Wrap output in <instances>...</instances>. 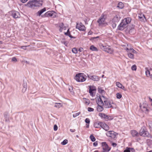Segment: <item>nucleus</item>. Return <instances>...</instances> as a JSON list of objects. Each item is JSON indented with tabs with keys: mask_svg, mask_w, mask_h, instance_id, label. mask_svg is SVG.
I'll use <instances>...</instances> for the list:
<instances>
[{
	"mask_svg": "<svg viewBox=\"0 0 152 152\" xmlns=\"http://www.w3.org/2000/svg\"><path fill=\"white\" fill-rule=\"evenodd\" d=\"M113 23L112 25V26L113 28H115L116 26V24L115 23Z\"/></svg>",
	"mask_w": 152,
	"mask_h": 152,
	"instance_id": "obj_46",
	"label": "nucleus"
},
{
	"mask_svg": "<svg viewBox=\"0 0 152 152\" xmlns=\"http://www.w3.org/2000/svg\"><path fill=\"white\" fill-rule=\"evenodd\" d=\"M99 103L102 104V106L105 108H113L112 104H113V101L110 100L108 98L105 97L103 96H102L101 98V97H99Z\"/></svg>",
	"mask_w": 152,
	"mask_h": 152,
	"instance_id": "obj_1",
	"label": "nucleus"
},
{
	"mask_svg": "<svg viewBox=\"0 0 152 152\" xmlns=\"http://www.w3.org/2000/svg\"><path fill=\"white\" fill-rule=\"evenodd\" d=\"M116 85L117 87L119 88H121L122 86V85L119 82H116Z\"/></svg>",
	"mask_w": 152,
	"mask_h": 152,
	"instance_id": "obj_35",
	"label": "nucleus"
},
{
	"mask_svg": "<svg viewBox=\"0 0 152 152\" xmlns=\"http://www.w3.org/2000/svg\"><path fill=\"white\" fill-rule=\"evenodd\" d=\"M146 106V105L145 104H143L142 105H140V109L144 112H146L148 111V109Z\"/></svg>",
	"mask_w": 152,
	"mask_h": 152,
	"instance_id": "obj_15",
	"label": "nucleus"
},
{
	"mask_svg": "<svg viewBox=\"0 0 152 152\" xmlns=\"http://www.w3.org/2000/svg\"><path fill=\"white\" fill-rule=\"evenodd\" d=\"M27 46H22L21 47V48L24 49V50H26V47Z\"/></svg>",
	"mask_w": 152,
	"mask_h": 152,
	"instance_id": "obj_56",
	"label": "nucleus"
},
{
	"mask_svg": "<svg viewBox=\"0 0 152 152\" xmlns=\"http://www.w3.org/2000/svg\"><path fill=\"white\" fill-rule=\"evenodd\" d=\"M83 99L85 100V103L88 105L90 103V101L88 99H87L86 98H83Z\"/></svg>",
	"mask_w": 152,
	"mask_h": 152,
	"instance_id": "obj_33",
	"label": "nucleus"
},
{
	"mask_svg": "<svg viewBox=\"0 0 152 152\" xmlns=\"http://www.w3.org/2000/svg\"><path fill=\"white\" fill-rule=\"evenodd\" d=\"M80 114V112H78L76 113H74L73 114V116L74 118H75L77 116L79 115Z\"/></svg>",
	"mask_w": 152,
	"mask_h": 152,
	"instance_id": "obj_40",
	"label": "nucleus"
},
{
	"mask_svg": "<svg viewBox=\"0 0 152 152\" xmlns=\"http://www.w3.org/2000/svg\"><path fill=\"white\" fill-rule=\"evenodd\" d=\"M106 119H107V120H112L113 119V118H112L110 116L107 115V118Z\"/></svg>",
	"mask_w": 152,
	"mask_h": 152,
	"instance_id": "obj_45",
	"label": "nucleus"
},
{
	"mask_svg": "<svg viewBox=\"0 0 152 152\" xmlns=\"http://www.w3.org/2000/svg\"><path fill=\"white\" fill-rule=\"evenodd\" d=\"M99 115L102 117L103 118L105 119L107 117V115L104 113H100L99 114Z\"/></svg>",
	"mask_w": 152,
	"mask_h": 152,
	"instance_id": "obj_27",
	"label": "nucleus"
},
{
	"mask_svg": "<svg viewBox=\"0 0 152 152\" xmlns=\"http://www.w3.org/2000/svg\"><path fill=\"white\" fill-rule=\"evenodd\" d=\"M131 69L132 70L136 71L137 69V67H132Z\"/></svg>",
	"mask_w": 152,
	"mask_h": 152,
	"instance_id": "obj_54",
	"label": "nucleus"
},
{
	"mask_svg": "<svg viewBox=\"0 0 152 152\" xmlns=\"http://www.w3.org/2000/svg\"><path fill=\"white\" fill-rule=\"evenodd\" d=\"M149 125L150 128L152 130V122H150L149 124Z\"/></svg>",
	"mask_w": 152,
	"mask_h": 152,
	"instance_id": "obj_52",
	"label": "nucleus"
},
{
	"mask_svg": "<svg viewBox=\"0 0 152 152\" xmlns=\"http://www.w3.org/2000/svg\"><path fill=\"white\" fill-rule=\"evenodd\" d=\"M99 37H91L90 39V40H92L94 39H96L97 38H99Z\"/></svg>",
	"mask_w": 152,
	"mask_h": 152,
	"instance_id": "obj_51",
	"label": "nucleus"
},
{
	"mask_svg": "<svg viewBox=\"0 0 152 152\" xmlns=\"http://www.w3.org/2000/svg\"><path fill=\"white\" fill-rule=\"evenodd\" d=\"M139 134L140 135L144 137H148L149 134L148 132L145 130V126H143L140 130Z\"/></svg>",
	"mask_w": 152,
	"mask_h": 152,
	"instance_id": "obj_5",
	"label": "nucleus"
},
{
	"mask_svg": "<svg viewBox=\"0 0 152 152\" xmlns=\"http://www.w3.org/2000/svg\"><path fill=\"white\" fill-rule=\"evenodd\" d=\"M120 88L124 90V91H126V89H125L124 87L123 86H122L121 87V88Z\"/></svg>",
	"mask_w": 152,
	"mask_h": 152,
	"instance_id": "obj_60",
	"label": "nucleus"
},
{
	"mask_svg": "<svg viewBox=\"0 0 152 152\" xmlns=\"http://www.w3.org/2000/svg\"><path fill=\"white\" fill-rule=\"evenodd\" d=\"M89 89V90H91L93 91H96V88L95 86H88Z\"/></svg>",
	"mask_w": 152,
	"mask_h": 152,
	"instance_id": "obj_24",
	"label": "nucleus"
},
{
	"mask_svg": "<svg viewBox=\"0 0 152 152\" xmlns=\"http://www.w3.org/2000/svg\"><path fill=\"white\" fill-rule=\"evenodd\" d=\"M23 85V88L22 90V91L23 93H24L26 91L27 88V84L26 82L24 81Z\"/></svg>",
	"mask_w": 152,
	"mask_h": 152,
	"instance_id": "obj_20",
	"label": "nucleus"
},
{
	"mask_svg": "<svg viewBox=\"0 0 152 152\" xmlns=\"http://www.w3.org/2000/svg\"><path fill=\"white\" fill-rule=\"evenodd\" d=\"M126 50H127L128 52V55L129 57L131 58H133L134 55L133 54H132L130 51L129 50V48H126Z\"/></svg>",
	"mask_w": 152,
	"mask_h": 152,
	"instance_id": "obj_18",
	"label": "nucleus"
},
{
	"mask_svg": "<svg viewBox=\"0 0 152 152\" xmlns=\"http://www.w3.org/2000/svg\"><path fill=\"white\" fill-rule=\"evenodd\" d=\"M43 0H34L29 1L26 6L33 9H35L36 7H40L42 6Z\"/></svg>",
	"mask_w": 152,
	"mask_h": 152,
	"instance_id": "obj_2",
	"label": "nucleus"
},
{
	"mask_svg": "<svg viewBox=\"0 0 152 152\" xmlns=\"http://www.w3.org/2000/svg\"><path fill=\"white\" fill-rule=\"evenodd\" d=\"M85 122L87 124H89L90 123V119L88 118H86L85 120Z\"/></svg>",
	"mask_w": 152,
	"mask_h": 152,
	"instance_id": "obj_42",
	"label": "nucleus"
},
{
	"mask_svg": "<svg viewBox=\"0 0 152 152\" xmlns=\"http://www.w3.org/2000/svg\"><path fill=\"white\" fill-rule=\"evenodd\" d=\"M114 132L112 131H109L106 133V135L108 137H110L114 139L116 137V135L114 133Z\"/></svg>",
	"mask_w": 152,
	"mask_h": 152,
	"instance_id": "obj_11",
	"label": "nucleus"
},
{
	"mask_svg": "<svg viewBox=\"0 0 152 152\" xmlns=\"http://www.w3.org/2000/svg\"><path fill=\"white\" fill-rule=\"evenodd\" d=\"M76 28L80 31H84L86 30L85 26L81 23H80L79 24L77 23Z\"/></svg>",
	"mask_w": 152,
	"mask_h": 152,
	"instance_id": "obj_6",
	"label": "nucleus"
},
{
	"mask_svg": "<svg viewBox=\"0 0 152 152\" xmlns=\"http://www.w3.org/2000/svg\"><path fill=\"white\" fill-rule=\"evenodd\" d=\"M112 146L114 147H115L117 145V144L114 142H112Z\"/></svg>",
	"mask_w": 152,
	"mask_h": 152,
	"instance_id": "obj_48",
	"label": "nucleus"
},
{
	"mask_svg": "<svg viewBox=\"0 0 152 152\" xmlns=\"http://www.w3.org/2000/svg\"><path fill=\"white\" fill-rule=\"evenodd\" d=\"M95 91H93L91 90H89V93H90V95L92 96V97L95 96Z\"/></svg>",
	"mask_w": 152,
	"mask_h": 152,
	"instance_id": "obj_30",
	"label": "nucleus"
},
{
	"mask_svg": "<svg viewBox=\"0 0 152 152\" xmlns=\"http://www.w3.org/2000/svg\"><path fill=\"white\" fill-rule=\"evenodd\" d=\"M141 15H140V16H139V18L140 19V20L141 21H142L143 20V18H146L145 17L144 14L142 15V16H141Z\"/></svg>",
	"mask_w": 152,
	"mask_h": 152,
	"instance_id": "obj_32",
	"label": "nucleus"
},
{
	"mask_svg": "<svg viewBox=\"0 0 152 152\" xmlns=\"http://www.w3.org/2000/svg\"><path fill=\"white\" fill-rule=\"evenodd\" d=\"M129 149L130 151H131L132 152H134L135 151L134 149L133 148H129Z\"/></svg>",
	"mask_w": 152,
	"mask_h": 152,
	"instance_id": "obj_53",
	"label": "nucleus"
},
{
	"mask_svg": "<svg viewBox=\"0 0 152 152\" xmlns=\"http://www.w3.org/2000/svg\"><path fill=\"white\" fill-rule=\"evenodd\" d=\"M12 15L15 18H18L20 16L19 13L16 11L12 12Z\"/></svg>",
	"mask_w": 152,
	"mask_h": 152,
	"instance_id": "obj_12",
	"label": "nucleus"
},
{
	"mask_svg": "<svg viewBox=\"0 0 152 152\" xmlns=\"http://www.w3.org/2000/svg\"><path fill=\"white\" fill-rule=\"evenodd\" d=\"M131 134L133 137H137L138 135V132L135 130H132Z\"/></svg>",
	"mask_w": 152,
	"mask_h": 152,
	"instance_id": "obj_22",
	"label": "nucleus"
},
{
	"mask_svg": "<svg viewBox=\"0 0 152 152\" xmlns=\"http://www.w3.org/2000/svg\"><path fill=\"white\" fill-rule=\"evenodd\" d=\"M129 50L132 53H136V51L132 48H129Z\"/></svg>",
	"mask_w": 152,
	"mask_h": 152,
	"instance_id": "obj_37",
	"label": "nucleus"
},
{
	"mask_svg": "<svg viewBox=\"0 0 152 152\" xmlns=\"http://www.w3.org/2000/svg\"><path fill=\"white\" fill-rule=\"evenodd\" d=\"M87 77L90 79L95 81H98L99 80V77L96 75H91L87 74Z\"/></svg>",
	"mask_w": 152,
	"mask_h": 152,
	"instance_id": "obj_9",
	"label": "nucleus"
},
{
	"mask_svg": "<svg viewBox=\"0 0 152 152\" xmlns=\"http://www.w3.org/2000/svg\"><path fill=\"white\" fill-rule=\"evenodd\" d=\"M101 127L102 128L106 131H107L109 129V126L105 123L103 122H102Z\"/></svg>",
	"mask_w": 152,
	"mask_h": 152,
	"instance_id": "obj_17",
	"label": "nucleus"
},
{
	"mask_svg": "<svg viewBox=\"0 0 152 152\" xmlns=\"http://www.w3.org/2000/svg\"><path fill=\"white\" fill-rule=\"evenodd\" d=\"M117 7L120 9H122L124 7V5L122 2H120L118 3Z\"/></svg>",
	"mask_w": 152,
	"mask_h": 152,
	"instance_id": "obj_26",
	"label": "nucleus"
},
{
	"mask_svg": "<svg viewBox=\"0 0 152 152\" xmlns=\"http://www.w3.org/2000/svg\"><path fill=\"white\" fill-rule=\"evenodd\" d=\"M69 36L70 38H74V39H75V37H73V36H72L71 35V34H69Z\"/></svg>",
	"mask_w": 152,
	"mask_h": 152,
	"instance_id": "obj_57",
	"label": "nucleus"
},
{
	"mask_svg": "<svg viewBox=\"0 0 152 152\" xmlns=\"http://www.w3.org/2000/svg\"><path fill=\"white\" fill-rule=\"evenodd\" d=\"M98 91L99 93H103L104 92V91L102 89L101 87H99L98 88Z\"/></svg>",
	"mask_w": 152,
	"mask_h": 152,
	"instance_id": "obj_34",
	"label": "nucleus"
},
{
	"mask_svg": "<svg viewBox=\"0 0 152 152\" xmlns=\"http://www.w3.org/2000/svg\"><path fill=\"white\" fill-rule=\"evenodd\" d=\"M68 140H65L61 142V144L64 145L66 144Z\"/></svg>",
	"mask_w": 152,
	"mask_h": 152,
	"instance_id": "obj_38",
	"label": "nucleus"
},
{
	"mask_svg": "<svg viewBox=\"0 0 152 152\" xmlns=\"http://www.w3.org/2000/svg\"><path fill=\"white\" fill-rule=\"evenodd\" d=\"M98 102H97L98 106L97 107V110L98 111L100 112L104 110V106H102V104L99 103V98H98Z\"/></svg>",
	"mask_w": 152,
	"mask_h": 152,
	"instance_id": "obj_8",
	"label": "nucleus"
},
{
	"mask_svg": "<svg viewBox=\"0 0 152 152\" xmlns=\"http://www.w3.org/2000/svg\"><path fill=\"white\" fill-rule=\"evenodd\" d=\"M12 61L16 62L17 61V59L15 57H14L12 58Z\"/></svg>",
	"mask_w": 152,
	"mask_h": 152,
	"instance_id": "obj_47",
	"label": "nucleus"
},
{
	"mask_svg": "<svg viewBox=\"0 0 152 152\" xmlns=\"http://www.w3.org/2000/svg\"><path fill=\"white\" fill-rule=\"evenodd\" d=\"M20 1L23 3H25L28 0H20Z\"/></svg>",
	"mask_w": 152,
	"mask_h": 152,
	"instance_id": "obj_55",
	"label": "nucleus"
},
{
	"mask_svg": "<svg viewBox=\"0 0 152 152\" xmlns=\"http://www.w3.org/2000/svg\"><path fill=\"white\" fill-rule=\"evenodd\" d=\"M122 20V22L120 23L118 27V29L120 30H123L124 28L126 27L127 25Z\"/></svg>",
	"mask_w": 152,
	"mask_h": 152,
	"instance_id": "obj_7",
	"label": "nucleus"
},
{
	"mask_svg": "<svg viewBox=\"0 0 152 152\" xmlns=\"http://www.w3.org/2000/svg\"><path fill=\"white\" fill-rule=\"evenodd\" d=\"M116 97L117 98L120 99L122 97V95L121 94L119 93H118L116 94Z\"/></svg>",
	"mask_w": 152,
	"mask_h": 152,
	"instance_id": "obj_36",
	"label": "nucleus"
},
{
	"mask_svg": "<svg viewBox=\"0 0 152 152\" xmlns=\"http://www.w3.org/2000/svg\"><path fill=\"white\" fill-rule=\"evenodd\" d=\"M62 25L60 26V28H61L62 29H63V23H62Z\"/></svg>",
	"mask_w": 152,
	"mask_h": 152,
	"instance_id": "obj_62",
	"label": "nucleus"
},
{
	"mask_svg": "<svg viewBox=\"0 0 152 152\" xmlns=\"http://www.w3.org/2000/svg\"><path fill=\"white\" fill-rule=\"evenodd\" d=\"M53 129H54V131H56L57 129H58V126H57L56 125H55L54 126V128H53Z\"/></svg>",
	"mask_w": 152,
	"mask_h": 152,
	"instance_id": "obj_44",
	"label": "nucleus"
},
{
	"mask_svg": "<svg viewBox=\"0 0 152 152\" xmlns=\"http://www.w3.org/2000/svg\"><path fill=\"white\" fill-rule=\"evenodd\" d=\"M83 48H80L79 49V51L80 52L82 51H83Z\"/></svg>",
	"mask_w": 152,
	"mask_h": 152,
	"instance_id": "obj_59",
	"label": "nucleus"
},
{
	"mask_svg": "<svg viewBox=\"0 0 152 152\" xmlns=\"http://www.w3.org/2000/svg\"><path fill=\"white\" fill-rule=\"evenodd\" d=\"M104 20L105 18L104 17V16H101L97 21V22L99 23V26L104 24Z\"/></svg>",
	"mask_w": 152,
	"mask_h": 152,
	"instance_id": "obj_13",
	"label": "nucleus"
},
{
	"mask_svg": "<svg viewBox=\"0 0 152 152\" xmlns=\"http://www.w3.org/2000/svg\"><path fill=\"white\" fill-rule=\"evenodd\" d=\"M88 111L89 112H92L94 110V109L91 107H88Z\"/></svg>",
	"mask_w": 152,
	"mask_h": 152,
	"instance_id": "obj_43",
	"label": "nucleus"
},
{
	"mask_svg": "<svg viewBox=\"0 0 152 152\" xmlns=\"http://www.w3.org/2000/svg\"><path fill=\"white\" fill-rule=\"evenodd\" d=\"M46 10L45 8H44L42 9L39 10L37 13V15L38 16H40Z\"/></svg>",
	"mask_w": 152,
	"mask_h": 152,
	"instance_id": "obj_21",
	"label": "nucleus"
},
{
	"mask_svg": "<svg viewBox=\"0 0 152 152\" xmlns=\"http://www.w3.org/2000/svg\"><path fill=\"white\" fill-rule=\"evenodd\" d=\"M124 21V22H125V23L127 25L131 21V18L129 17H127L126 18H124L123 20Z\"/></svg>",
	"mask_w": 152,
	"mask_h": 152,
	"instance_id": "obj_19",
	"label": "nucleus"
},
{
	"mask_svg": "<svg viewBox=\"0 0 152 152\" xmlns=\"http://www.w3.org/2000/svg\"><path fill=\"white\" fill-rule=\"evenodd\" d=\"M72 52L74 53H77V51L76 48H74L72 49Z\"/></svg>",
	"mask_w": 152,
	"mask_h": 152,
	"instance_id": "obj_39",
	"label": "nucleus"
},
{
	"mask_svg": "<svg viewBox=\"0 0 152 152\" xmlns=\"http://www.w3.org/2000/svg\"><path fill=\"white\" fill-rule=\"evenodd\" d=\"M70 132H75V129H70Z\"/></svg>",
	"mask_w": 152,
	"mask_h": 152,
	"instance_id": "obj_61",
	"label": "nucleus"
},
{
	"mask_svg": "<svg viewBox=\"0 0 152 152\" xmlns=\"http://www.w3.org/2000/svg\"><path fill=\"white\" fill-rule=\"evenodd\" d=\"M120 17L119 15H116L113 19V23H118L120 20Z\"/></svg>",
	"mask_w": 152,
	"mask_h": 152,
	"instance_id": "obj_14",
	"label": "nucleus"
},
{
	"mask_svg": "<svg viewBox=\"0 0 152 152\" xmlns=\"http://www.w3.org/2000/svg\"><path fill=\"white\" fill-rule=\"evenodd\" d=\"M62 106V105L61 103H56L55 107L59 108L61 107Z\"/></svg>",
	"mask_w": 152,
	"mask_h": 152,
	"instance_id": "obj_28",
	"label": "nucleus"
},
{
	"mask_svg": "<svg viewBox=\"0 0 152 152\" xmlns=\"http://www.w3.org/2000/svg\"><path fill=\"white\" fill-rule=\"evenodd\" d=\"M90 138L92 142H94L96 140L95 137L92 134H91L90 136Z\"/></svg>",
	"mask_w": 152,
	"mask_h": 152,
	"instance_id": "obj_31",
	"label": "nucleus"
},
{
	"mask_svg": "<svg viewBox=\"0 0 152 152\" xmlns=\"http://www.w3.org/2000/svg\"><path fill=\"white\" fill-rule=\"evenodd\" d=\"M146 71H145V75L147 77H149V76H150L151 75L150 74V71L147 68H145Z\"/></svg>",
	"mask_w": 152,
	"mask_h": 152,
	"instance_id": "obj_25",
	"label": "nucleus"
},
{
	"mask_svg": "<svg viewBox=\"0 0 152 152\" xmlns=\"http://www.w3.org/2000/svg\"><path fill=\"white\" fill-rule=\"evenodd\" d=\"M98 145V143L97 141H96L93 143V145L95 146H96Z\"/></svg>",
	"mask_w": 152,
	"mask_h": 152,
	"instance_id": "obj_50",
	"label": "nucleus"
},
{
	"mask_svg": "<svg viewBox=\"0 0 152 152\" xmlns=\"http://www.w3.org/2000/svg\"><path fill=\"white\" fill-rule=\"evenodd\" d=\"M63 29H62L61 28H60L59 29V31L61 32Z\"/></svg>",
	"mask_w": 152,
	"mask_h": 152,
	"instance_id": "obj_64",
	"label": "nucleus"
},
{
	"mask_svg": "<svg viewBox=\"0 0 152 152\" xmlns=\"http://www.w3.org/2000/svg\"><path fill=\"white\" fill-rule=\"evenodd\" d=\"M102 144L103 146V149L104 150L103 152H105L107 151V152H108L110 151V148H108V146L106 142H102Z\"/></svg>",
	"mask_w": 152,
	"mask_h": 152,
	"instance_id": "obj_10",
	"label": "nucleus"
},
{
	"mask_svg": "<svg viewBox=\"0 0 152 152\" xmlns=\"http://www.w3.org/2000/svg\"><path fill=\"white\" fill-rule=\"evenodd\" d=\"M102 122L98 121L95 123L94 124V126L96 128H100L102 126Z\"/></svg>",
	"mask_w": 152,
	"mask_h": 152,
	"instance_id": "obj_16",
	"label": "nucleus"
},
{
	"mask_svg": "<svg viewBox=\"0 0 152 152\" xmlns=\"http://www.w3.org/2000/svg\"><path fill=\"white\" fill-rule=\"evenodd\" d=\"M86 79V76L84 75L83 73H80L76 75L75 79L77 81L79 82L84 81Z\"/></svg>",
	"mask_w": 152,
	"mask_h": 152,
	"instance_id": "obj_4",
	"label": "nucleus"
},
{
	"mask_svg": "<svg viewBox=\"0 0 152 152\" xmlns=\"http://www.w3.org/2000/svg\"><path fill=\"white\" fill-rule=\"evenodd\" d=\"M53 15V13L51 12H46L44 15H42V17H48L49 16H52Z\"/></svg>",
	"mask_w": 152,
	"mask_h": 152,
	"instance_id": "obj_23",
	"label": "nucleus"
},
{
	"mask_svg": "<svg viewBox=\"0 0 152 152\" xmlns=\"http://www.w3.org/2000/svg\"><path fill=\"white\" fill-rule=\"evenodd\" d=\"M61 42L62 43H63L65 46H67L68 44V43L67 42L65 41H61Z\"/></svg>",
	"mask_w": 152,
	"mask_h": 152,
	"instance_id": "obj_49",
	"label": "nucleus"
},
{
	"mask_svg": "<svg viewBox=\"0 0 152 152\" xmlns=\"http://www.w3.org/2000/svg\"><path fill=\"white\" fill-rule=\"evenodd\" d=\"M86 127L87 128H88L89 127V124H86Z\"/></svg>",
	"mask_w": 152,
	"mask_h": 152,
	"instance_id": "obj_63",
	"label": "nucleus"
},
{
	"mask_svg": "<svg viewBox=\"0 0 152 152\" xmlns=\"http://www.w3.org/2000/svg\"><path fill=\"white\" fill-rule=\"evenodd\" d=\"M124 152H130L129 148L126 147V149L124 151Z\"/></svg>",
	"mask_w": 152,
	"mask_h": 152,
	"instance_id": "obj_41",
	"label": "nucleus"
},
{
	"mask_svg": "<svg viewBox=\"0 0 152 152\" xmlns=\"http://www.w3.org/2000/svg\"><path fill=\"white\" fill-rule=\"evenodd\" d=\"M90 49L92 51H97L98 50L97 48L93 45L91 46Z\"/></svg>",
	"mask_w": 152,
	"mask_h": 152,
	"instance_id": "obj_29",
	"label": "nucleus"
},
{
	"mask_svg": "<svg viewBox=\"0 0 152 152\" xmlns=\"http://www.w3.org/2000/svg\"><path fill=\"white\" fill-rule=\"evenodd\" d=\"M99 46L102 50L105 52L110 54H112L113 53V50L110 46L104 45L102 43L99 44Z\"/></svg>",
	"mask_w": 152,
	"mask_h": 152,
	"instance_id": "obj_3",
	"label": "nucleus"
},
{
	"mask_svg": "<svg viewBox=\"0 0 152 152\" xmlns=\"http://www.w3.org/2000/svg\"><path fill=\"white\" fill-rule=\"evenodd\" d=\"M64 34L65 35L69 36V34H70V32L69 33V32H66Z\"/></svg>",
	"mask_w": 152,
	"mask_h": 152,
	"instance_id": "obj_58",
	"label": "nucleus"
}]
</instances>
